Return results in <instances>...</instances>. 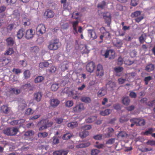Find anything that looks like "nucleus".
<instances>
[{
    "label": "nucleus",
    "instance_id": "nucleus-1",
    "mask_svg": "<svg viewBox=\"0 0 155 155\" xmlns=\"http://www.w3.org/2000/svg\"><path fill=\"white\" fill-rule=\"evenodd\" d=\"M53 124L51 122H49L48 119H42L37 124L39 130H42L48 127L51 126Z\"/></svg>",
    "mask_w": 155,
    "mask_h": 155
},
{
    "label": "nucleus",
    "instance_id": "nucleus-2",
    "mask_svg": "<svg viewBox=\"0 0 155 155\" xmlns=\"http://www.w3.org/2000/svg\"><path fill=\"white\" fill-rule=\"evenodd\" d=\"M61 45V44L58 40H54L49 42L48 48L50 50L57 49Z\"/></svg>",
    "mask_w": 155,
    "mask_h": 155
},
{
    "label": "nucleus",
    "instance_id": "nucleus-3",
    "mask_svg": "<svg viewBox=\"0 0 155 155\" xmlns=\"http://www.w3.org/2000/svg\"><path fill=\"white\" fill-rule=\"evenodd\" d=\"M18 129L16 127L8 128L4 130V133L8 136H13L17 134Z\"/></svg>",
    "mask_w": 155,
    "mask_h": 155
},
{
    "label": "nucleus",
    "instance_id": "nucleus-4",
    "mask_svg": "<svg viewBox=\"0 0 155 155\" xmlns=\"http://www.w3.org/2000/svg\"><path fill=\"white\" fill-rule=\"evenodd\" d=\"M131 16L133 18H135V20L136 22L139 23L143 18V15L141 14L140 11H137L131 14Z\"/></svg>",
    "mask_w": 155,
    "mask_h": 155
},
{
    "label": "nucleus",
    "instance_id": "nucleus-5",
    "mask_svg": "<svg viewBox=\"0 0 155 155\" xmlns=\"http://www.w3.org/2000/svg\"><path fill=\"white\" fill-rule=\"evenodd\" d=\"M105 22L108 26L110 25L111 21V18L110 14L109 12H105L102 13V14Z\"/></svg>",
    "mask_w": 155,
    "mask_h": 155
},
{
    "label": "nucleus",
    "instance_id": "nucleus-6",
    "mask_svg": "<svg viewBox=\"0 0 155 155\" xmlns=\"http://www.w3.org/2000/svg\"><path fill=\"white\" fill-rule=\"evenodd\" d=\"M96 74L97 76L99 77H101L104 75V70L102 65L99 64L97 65L96 71Z\"/></svg>",
    "mask_w": 155,
    "mask_h": 155
},
{
    "label": "nucleus",
    "instance_id": "nucleus-7",
    "mask_svg": "<svg viewBox=\"0 0 155 155\" xmlns=\"http://www.w3.org/2000/svg\"><path fill=\"white\" fill-rule=\"evenodd\" d=\"M84 104L82 103H80L74 107L73 110L74 112L79 113L84 110Z\"/></svg>",
    "mask_w": 155,
    "mask_h": 155
},
{
    "label": "nucleus",
    "instance_id": "nucleus-8",
    "mask_svg": "<svg viewBox=\"0 0 155 155\" xmlns=\"http://www.w3.org/2000/svg\"><path fill=\"white\" fill-rule=\"evenodd\" d=\"M115 55L114 51L112 50L106 51H105L104 56L105 58L109 57V59H112L114 58Z\"/></svg>",
    "mask_w": 155,
    "mask_h": 155
},
{
    "label": "nucleus",
    "instance_id": "nucleus-9",
    "mask_svg": "<svg viewBox=\"0 0 155 155\" xmlns=\"http://www.w3.org/2000/svg\"><path fill=\"white\" fill-rule=\"evenodd\" d=\"M95 68L94 63L93 62H91L88 63L86 66V69L87 71L92 73L94 70Z\"/></svg>",
    "mask_w": 155,
    "mask_h": 155
},
{
    "label": "nucleus",
    "instance_id": "nucleus-10",
    "mask_svg": "<svg viewBox=\"0 0 155 155\" xmlns=\"http://www.w3.org/2000/svg\"><path fill=\"white\" fill-rule=\"evenodd\" d=\"M36 31L40 34H42L46 31V28L44 25L42 24L39 25L36 28Z\"/></svg>",
    "mask_w": 155,
    "mask_h": 155
},
{
    "label": "nucleus",
    "instance_id": "nucleus-11",
    "mask_svg": "<svg viewBox=\"0 0 155 155\" xmlns=\"http://www.w3.org/2000/svg\"><path fill=\"white\" fill-rule=\"evenodd\" d=\"M54 12L50 9L46 10L44 13V16L46 18H51L54 16Z\"/></svg>",
    "mask_w": 155,
    "mask_h": 155
},
{
    "label": "nucleus",
    "instance_id": "nucleus-12",
    "mask_svg": "<svg viewBox=\"0 0 155 155\" xmlns=\"http://www.w3.org/2000/svg\"><path fill=\"white\" fill-rule=\"evenodd\" d=\"M88 35L91 40L96 39L97 38V36L93 30L89 29L88 30Z\"/></svg>",
    "mask_w": 155,
    "mask_h": 155
},
{
    "label": "nucleus",
    "instance_id": "nucleus-13",
    "mask_svg": "<svg viewBox=\"0 0 155 155\" xmlns=\"http://www.w3.org/2000/svg\"><path fill=\"white\" fill-rule=\"evenodd\" d=\"M106 87L109 90H114L116 87V84L114 82L109 81L106 84Z\"/></svg>",
    "mask_w": 155,
    "mask_h": 155
},
{
    "label": "nucleus",
    "instance_id": "nucleus-14",
    "mask_svg": "<svg viewBox=\"0 0 155 155\" xmlns=\"http://www.w3.org/2000/svg\"><path fill=\"white\" fill-rule=\"evenodd\" d=\"M74 68L76 70V73L79 72L82 70L83 64L79 63H76L74 65Z\"/></svg>",
    "mask_w": 155,
    "mask_h": 155
},
{
    "label": "nucleus",
    "instance_id": "nucleus-15",
    "mask_svg": "<svg viewBox=\"0 0 155 155\" xmlns=\"http://www.w3.org/2000/svg\"><path fill=\"white\" fill-rule=\"evenodd\" d=\"M68 151L67 150H60L53 152V155H67Z\"/></svg>",
    "mask_w": 155,
    "mask_h": 155
},
{
    "label": "nucleus",
    "instance_id": "nucleus-16",
    "mask_svg": "<svg viewBox=\"0 0 155 155\" xmlns=\"http://www.w3.org/2000/svg\"><path fill=\"white\" fill-rule=\"evenodd\" d=\"M34 34V33L33 32L32 29H30L26 31V38L28 39L31 38L33 37Z\"/></svg>",
    "mask_w": 155,
    "mask_h": 155
},
{
    "label": "nucleus",
    "instance_id": "nucleus-17",
    "mask_svg": "<svg viewBox=\"0 0 155 155\" xmlns=\"http://www.w3.org/2000/svg\"><path fill=\"white\" fill-rule=\"evenodd\" d=\"M114 70L115 72L116 73V75L119 76L120 74H119L120 73L121 74L123 71L124 68L122 67H117L114 68Z\"/></svg>",
    "mask_w": 155,
    "mask_h": 155
},
{
    "label": "nucleus",
    "instance_id": "nucleus-18",
    "mask_svg": "<svg viewBox=\"0 0 155 155\" xmlns=\"http://www.w3.org/2000/svg\"><path fill=\"white\" fill-rule=\"evenodd\" d=\"M59 103V101L57 99L54 98L51 100L50 104L53 107H57Z\"/></svg>",
    "mask_w": 155,
    "mask_h": 155
},
{
    "label": "nucleus",
    "instance_id": "nucleus-19",
    "mask_svg": "<svg viewBox=\"0 0 155 155\" xmlns=\"http://www.w3.org/2000/svg\"><path fill=\"white\" fill-rule=\"evenodd\" d=\"M114 133V130L110 127L108 128L107 130L106 134H105L106 137H108L112 136Z\"/></svg>",
    "mask_w": 155,
    "mask_h": 155
},
{
    "label": "nucleus",
    "instance_id": "nucleus-20",
    "mask_svg": "<svg viewBox=\"0 0 155 155\" xmlns=\"http://www.w3.org/2000/svg\"><path fill=\"white\" fill-rule=\"evenodd\" d=\"M20 89L16 87L11 88L10 89V92L12 94H18L21 92Z\"/></svg>",
    "mask_w": 155,
    "mask_h": 155
},
{
    "label": "nucleus",
    "instance_id": "nucleus-21",
    "mask_svg": "<svg viewBox=\"0 0 155 155\" xmlns=\"http://www.w3.org/2000/svg\"><path fill=\"white\" fill-rule=\"evenodd\" d=\"M136 119L137 124L136 126H143L145 124V120L142 118H138Z\"/></svg>",
    "mask_w": 155,
    "mask_h": 155
},
{
    "label": "nucleus",
    "instance_id": "nucleus-22",
    "mask_svg": "<svg viewBox=\"0 0 155 155\" xmlns=\"http://www.w3.org/2000/svg\"><path fill=\"white\" fill-rule=\"evenodd\" d=\"M106 94V89L104 87H102L98 92L97 95L99 97H101L105 95Z\"/></svg>",
    "mask_w": 155,
    "mask_h": 155
},
{
    "label": "nucleus",
    "instance_id": "nucleus-23",
    "mask_svg": "<svg viewBox=\"0 0 155 155\" xmlns=\"http://www.w3.org/2000/svg\"><path fill=\"white\" fill-rule=\"evenodd\" d=\"M25 30L23 28H21L18 31L17 36L18 38L21 39L24 36L25 34Z\"/></svg>",
    "mask_w": 155,
    "mask_h": 155
},
{
    "label": "nucleus",
    "instance_id": "nucleus-24",
    "mask_svg": "<svg viewBox=\"0 0 155 155\" xmlns=\"http://www.w3.org/2000/svg\"><path fill=\"white\" fill-rule=\"evenodd\" d=\"M122 101L123 104L126 106L128 105L130 102V100L127 96L123 97Z\"/></svg>",
    "mask_w": 155,
    "mask_h": 155
},
{
    "label": "nucleus",
    "instance_id": "nucleus-25",
    "mask_svg": "<svg viewBox=\"0 0 155 155\" xmlns=\"http://www.w3.org/2000/svg\"><path fill=\"white\" fill-rule=\"evenodd\" d=\"M80 136L82 138H84L87 136L88 135V132L86 130H83L81 129L80 132Z\"/></svg>",
    "mask_w": 155,
    "mask_h": 155
},
{
    "label": "nucleus",
    "instance_id": "nucleus-26",
    "mask_svg": "<svg viewBox=\"0 0 155 155\" xmlns=\"http://www.w3.org/2000/svg\"><path fill=\"white\" fill-rule=\"evenodd\" d=\"M112 110L110 109H107L104 111H101L100 114L103 116H105L111 113Z\"/></svg>",
    "mask_w": 155,
    "mask_h": 155
},
{
    "label": "nucleus",
    "instance_id": "nucleus-27",
    "mask_svg": "<svg viewBox=\"0 0 155 155\" xmlns=\"http://www.w3.org/2000/svg\"><path fill=\"white\" fill-rule=\"evenodd\" d=\"M135 74V73L134 72H132L131 73L126 74L125 75L126 76H127L128 77L127 80L128 81H129L131 80L132 79H133L134 78Z\"/></svg>",
    "mask_w": 155,
    "mask_h": 155
},
{
    "label": "nucleus",
    "instance_id": "nucleus-28",
    "mask_svg": "<svg viewBox=\"0 0 155 155\" xmlns=\"http://www.w3.org/2000/svg\"><path fill=\"white\" fill-rule=\"evenodd\" d=\"M90 145V143L89 142H87L85 143H81L77 145L76 146L77 148H82L89 146Z\"/></svg>",
    "mask_w": 155,
    "mask_h": 155
},
{
    "label": "nucleus",
    "instance_id": "nucleus-29",
    "mask_svg": "<svg viewBox=\"0 0 155 155\" xmlns=\"http://www.w3.org/2000/svg\"><path fill=\"white\" fill-rule=\"evenodd\" d=\"M124 62L126 65H130L133 63V62L129 60V57L127 56H125L124 57Z\"/></svg>",
    "mask_w": 155,
    "mask_h": 155
},
{
    "label": "nucleus",
    "instance_id": "nucleus-30",
    "mask_svg": "<svg viewBox=\"0 0 155 155\" xmlns=\"http://www.w3.org/2000/svg\"><path fill=\"white\" fill-rule=\"evenodd\" d=\"M147 38V35L145 33H143L139 37V40L140 43H143L145 41Z\"/></svg>",
    "mask_w": 155,
    "mask_h": 155
},
{
    "label": "nucleus",
    "instance_id": "nucleus-31",
    "mask_svg": "<svg viewBox=\"0 0 155 155\" xmlns=\"http://www.w3.org/2000/svg\"><path fill=\"white\" fill-rule=\"evenodd\" d=\"M81 100L83 102L86 103H89L91 102V99L89 97L83 96L81 97Z\"/></svg>",
    "mask_w": 155,
    "mask_h": 155
},
{
    "label": "nucleus",
    "instance_id": "nucleus-32",
    "mask_svg": "<svg viewBox=\"0 0 155 155\" xmlns=\"http://www.w3.org/2000/svg\"><path fill=\"white\" fill-rule=\"evenodd\" d=\"M76 92L74 91H70L69 92V95L71 96L73 99L75 100H77L78 97L76 94Z\"/></svg>",
    "mask_w": 155,
    "mask_h": 155
},
{
    "label": "nucleus",
    "instance_id": "nucleus-33",
    "mask_svg": "<svg viewBox=\"0 0 155 155\" xmlns=\"http://www.w3.org/2000/svg\"><path fill=\"white\" fill-rule=\"evenodd\" d=\"M30 50L32 53L34 54L37 53L39 51V48L37 46H35L31 48Z\"/></svg>",
    "mask_w": 155,
    "mask_h": 155
},
{
    "label": "nucleus",
    "instance_id": "nucleus-34",
    "mask_svg": "<svg viewBox=\"0 0 155 155\" xmlns=\"http://www.w3.org/2000/svg\"><path fill=\"white\" fill-rule=\"evenodd\" d=\"M34 97L35 100L38 101H39L41 99L42 95L40 93L38 92L35 94Z\"/></svg>",
    "mask_w": 155,
    "mask_h": 155
},
{
    "label": "nucleus",
    "instance_id": "nucleus-35",
    "mask_svg": "<svg viewBox=\"0 0 155 155\" xmlns=\"http://www.w3.org/2000/svg\"><path fill=\"white\" fill-rule=\"evenodd\" d=\"M1 111L5 114H7L10 110L6 106H3L1 108Z\"/></svg>",
    "mask_w": 155,
    "mask_h": 155
},
{
    "label": "nucleus",
    "instance_id": "nucleus-36",
    "mask_svg": "<svg viewBox=\"0 0 155 155\" xmlns=\"http://www.w3.org/2000/svg\"><path fill=\"white\" fill-rule=\"evenodd\" d=\"M69 26V24L67 22L61 23V31L62 30H64L67 29Z\"/></svg>",
    "mask_w": 155,
    "mask_h": 155
},
{
    "label": "nucleus",
    "instance_id": "nucleus-37",
    "mask_svg": "<svg viewBox=\"0 0 155 155\" xmlns=\"http://www.w3.org/2000/svg\"><path fill=\"white\" fill-rule=\"evenodd\" d=\"M23 74L25 79L29 78L31 75L30 71L29 70H26L24 71Z\"/></svg>",
    "mask_w": 155,
    "mask_h": 155
},
{
    "label": "nucleus",
    "instance_id": "nucleus-38",
    "mask_svg": "<svg viewBox=\"0 0 155 155\" xmlns=\"http://www.w3.org/2000/svg\"><path fill=\"white\" fill-rule=\"evenodd\" d=\"M96 119L97 117L95 116H91L86 119V121L87 122L91 123L94 122Z\"/></svg>",
    "mask_w": 155,
    "mask_h": 155
},
{
    "label": "nucleus",
    "instance_id": "nucleus-39",
    "mask_svg": "<svg viewBox=\"0 0 155 155\" xmlns=\"http://www.w3.org/2000/svg\"><path fill=\"white\" fill-rule=\"evenodd\" d=\"M8 45L9 46H12L14 43V41L13 39L11 38H8L6 39Z\"/></svg>",
    "mask_w": 155,
    "mask_h": 155
},
{
    "label": "nucleus",
    "instance_id": "nucleus-40",
    "mask_svg": "<svg viewBox=\"0 0 155 155\" xmlns=\"http://www.w3.org/2000/svg\"><path fill=\"white\" fill-rule=\"evenodd\" d=\"M154 69V66L152 64L147 65L146 67V70L148 72L153 71Z\"/></svg>",
    "mask_w": 155,
    "mask_h": 155
},
{
    "label": "nucleus",
    "instance_id": "nucleus-41",
    "mask_svg": "<svg viewBox=\"0 0 155 155\" xmlns=\"http://www.w3.org/2000/svg\"><path fill=\"white\" fill-rule=\"evenodd\" d=\"M78 126V123L76 122H71L68 124V126L71 128H75Z\"/></svg>",
    "mask_w": 155,
    "mask_h": 155
},
{
    "label": "nucleus",
    "instance_id": "nucleus-42",
    "mask_svg": "<svg viewBox=\"0 0 155 155\" xmlns=\"http://www.w3.org/2000/svg\"><path fill=\"white\" fill-rule=\"evenodd\" d=\"M59 87V84H54L51 86V90L53 91H56Z\"/></svg>",
    "mask_w": 155,
    "mask_h": 155
},
{
    "label": "nucleus",
    "instance_id": "nucleus-43",
    "mask_svg": "<svg viewBox=\"0 0 155 155\" xmlns=\"http://www.w3.org/2000/svg\"><path fill=\"white\" fill-rule=\"evenodd\" d=\"M44 80V78L42 76H38L35 79L34 82L35 83H40Z\"/></svg>",
    "mask_w": 155,
    "mask_h": 155
},
{
    "label": "nucleus",
    "instance_id": "nucleus-44",
    "mask_svg": "<svg viewBox=\"0 0 155 155\" xmlns=\"http://www.w3.org/2000/svg\"><path fill=\"white\" fill-rule=\"evenodd\" d=\"M154 131L153 129L152 128H150L148 130L143 133V135H148L149 134H152V133Z\"/></svg>",
    "mask_w": 155,
    "mask_h": 155
},
{
    "label": "nucleus",
    "instance_id": "nucleus-45",
    "mask_svg": "<svg viewBox=\"0 0 155 155\" xmlns=\"http://www.w3.org/2000/svg\"><path fill=\"white\" fill-rule=\"evenodd\" d=\"M78 21H73L72 22L74 30V31L75 32L77 33H78L77 26L78 25Z\"/></svg>",
    "mask_w": 155,
    "mask_h": 155
},
{
    "label": "nucleus",
    "instance_id": "nucleus-46",
    "mask_svg": "<svg viewBox=\"0 0 155 155\" xmlns=\"http://www.w3.org/2000/svg\"><path fill=\"white\" fill-rule=\"evenodd\" d=\"M35 134V132L33 130H28L26 132L24 135L27 137L31 136L34 135Z\"/></svg>",
    "mask_w": 155,
    "mask_h": 155
},
{
    "label": "nucleus",
    "instance_id": "nucleus-47",
    "mask_svg": "<svg viewBox=\"0 0 155 155\" xmlns=\"http://www.w3.org/2000/svg\"><path fill=\"white\" fill-rule=\"evenodd\" d=\"M71 134L70 133H68L64 135L62 137L63 140H67L70 138L71 137Z\"/></svg>",
    "mask_w": 155,
    "mask_h": 155
},
{
    "label": "nucleus",
    "instance_id": "nucleus-48",
    "mask_svg": "<svg viewBox=\"0 0 155 155\" xmlns=\"http://www.w3.org/2000/svg\"><path fill=\"white\" fill-rule=\"evenodd\" d=\"M124 62V58H123L121 56L119 57L117 60V64L120 66L122 65Z\"/></svg>",
    "mask_w": 155,
    "mask_h": 155
},
{
    "label": "nucleus",
    "instance_id": "nucleus-49",
    "mask_svg": "<svg viewBox=\"0 0 155 155\" xmlns=\"http://www.w3.org/2000/svg\"><path fill=\"white\" fill-rule=\"evenodd\" d=\"M14 52V51L13 48H10L7 50L6 52L5 53V54L7 55H11Z\"/></svg>",
    "mask_w": 155,
    "mask_h": 155
},
{
    "label": "nucleus",
    "instance_id": "nucleus-50",
    "mask_svg": "<svg viewBox=\"0 0 155 155\" xmlns=\"http://www.w3.org/2000/svg\"><path fill=\"white\" fill-rule=\"evenodd\" d=\"M49 65V63L47 62H45L40 63L39 64V66L41 68L48 67Z\"/></svg>",
    "mask_w": 155,
    "mask_h": 155
},
{
    "label": "nucleus",
    "instance_id": "nucleus-51",
    "mask_svg": "<svg viewBox=\"0 0 155 155\" xmlns=\"http://www.w3.org/2000/svg\"><path fill=\"white\" fill-rule=\"evenodd\" d=\"M48 135V134L46 132L39 133L38 134V137H39L44 138L47 137Z\"/></svg>",
    "mask_w": 155,
    "mask_h": 155
},
{
    "label": "nucleus",
    "instance_id": "nucleus-52",
    "mask_svg": "<svg viewBox=\"0 0 155 155\" xmlns=\"http://www.w3.org/2000/svg\"><path fill=\"white\" fill-rule=\"evenodd\" d=\"M128 120V119L127 117L124 116H122L120 118V123H123L124 122H126Z\"/></svg>",
    "mask_w": 155,
    "mask_h": 155
},
{
    "label": "nucleus",
    "instance_id": "nucleus-53",
    "mask_svg": "<svg viewBox=\"0 0 155 155\" xmlns=\"http://www.w3.org/2000/svg\"><path fill=\"white\" fill-rule=\"evenodd\" d=\"M91 128V126L90 125H84L82 126L81 127V129L83 130H89Z\"/></svg>",
    "mask_w": 155,
    "mask_h": 155
},
{
    "label": "nucleus",
    "instance_id": "nucleus-54",
    "mask_svg": "<svg viewBox=\"0 0 155 155\" xmlns=\"http://www.w3.org/2000/svg\"><path fill=\"white\" fill-rule=\"evenodd\" d=\"M25 120L24 119L19 120H15L12 122L11 124L12 125H16L18 124H20L21 122H23Z\"/></svg>",
    "mask_w": 155,
    "mask_h": 155
},
{
    "label": "nucleus",
    "instance_id": "nucleus-55",
    "mask_svg": "<svg viewBox=\"0 0 155 155\" xmlns=\"http://www.w3.org/2000/svg\"><path fill=\"white\" fill-rule=\"evenodd\" d=\"M152 77L151 76H147L144 78V81L146 85L148 84L149 82L152 79Z\"/></svg>",
    "mask_w": 155,
    "mask_h": 155
},
{
    "label": "nucleus",
    "instance_id": "nucleus-56",
    "mask_svg": "<svg viewBox=\"0 0 155 155\" xmlns=\"http://www.w3.org/2000/svg\"><path fill=\"white\" fill-rule=\"evenodd\" d=\"M13 15L14 18H18L20 16L18 11L17 10L14 11L13 13Z\"/></svg>",
    "mask_w": 155,
    "mask_h": 155
},
{
    "label": "nucleus",
    "instance_id": "nucleus-57",
    "mask_svg": "<svg viewBox=\"0 0 155 155\" xmlns=\"http://www.w3.org/2000/svg\"><path fill=\"white\" fill-rule=\"evenodd\" d=\"M126 136V134L125 132H120L117 135V137L118 138H123L125 137Z\"/></svg>",
    "mask_w": 155,
    "mask_h": 155
},
{
    "label": "nucleus",
    "instance_id": "nucleus-58",
    "mask_svg": "<svg viewBox=\"0 0 155 155\" xmlns=\"http://www.w3.org/2000/svg\"><path fill=\"white\" fill-rule=\"evenodd\" d=\"M103 34L105 37L106 39L109 40L110 38V33L108 32H106L103 33Z\"/></svg>",
    "mask_w": 155,
    "mask_h": 155
},
{
    "label": "nucleus",
    "instance_id": "nucleus-59",
    "mask_svg": "<svg viewBox=\"0 0 155 155\" xmlns=\"http://www.w3.org/2000/svg\"><path fill=\"white\" fill-rule=\"evenodd\" d=\"M136 120V119L135 118H133L130 120V122L131 123L130 124V126L131 127H133L135 124H136V125L137 123Z\"/></svg>",
    "mask_w": 155,
    "mask_h": 155
},
{
    "label": "nucleus",
    "instance_id": "nucleus-60",
    "mask_svg": "<svg viewBox=\"0 0 155 155\" xmlns=\"http://www.w3.org/2000/svg\"><path fill=\"white\" fill-rule=\"evenodd\" d=\"M65 104L67 107H70L73 106V102L72 101H68L66 102Z\"/></svg>",
    "mask_w": 155,
    "mask_h": 155
},
{
    "label": "nucleus",
    "instance_id": "nucleus-61",
    "mask_svg": "<svg viewBox=\"0 0 155 155\" xmlns=\"http://www.w3.org/2000/svg\"><path fill=\"white\" fill-rule=\"evenodd\" d=\"M79 16V14L77 12H73L72 15V17L75 19H77L78 18Z\"/></svg>",
    "mask_w": 155,
    "mask_h": 155
},
{
    "label": "nucleus",
    "instance_id": "nucleus-62",
    "mask_svg": "<svg viewBox=\"0 0 155 155\" xmlns=\"http://www.w3.org/2000/svg\"><path fill=\"white\" fill-rule=\"evenodd\" d=\"M19 64L22 66L23 67H26L27 64L26 61L25 60L20 61L19 62Z\"/></svg>",
    "mask_w": 155,
    "mask_h": 155
},
{
    "label": "nucleus",
    "instance_id": "nucleus-63",
    "mask_svg": "<svg viewBox=\"0 0 155 155\" xmlns=\"http://www.w3.org/2000/svg\"><path fill=\"white\" fill-rule=\"evenodd\" d=\"M126 81V78H118V81L119 84H122L124 83Z\"/></svg>",
    "mask_w": 155,
    "mask_h": 155
},
{
    "label": "nucleus",
    "instance_id": "nucleus-64",
    "mask_svg": "<svg viewBox=\"0 0 155 155\" xmlns=\"http://www.w3.org/2000/svg\"><path fill=\"white\" fill-rule=\"evenodd\" d=\"M137 96L136 93L133 91H130L129 96L132 98H135Z\"/></svg>",
    "mask_w": 155,
    "mask_h": 155
}]
</instances>
